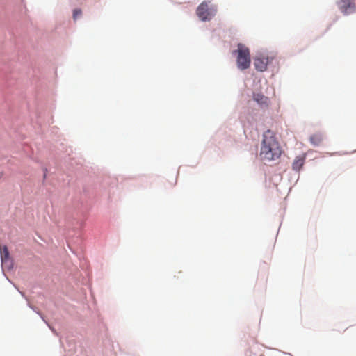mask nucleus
I'll list each match as a JSON object with an SVG mask.
<instances>
[{
    "mask_svg": "<svg viewBox=\"0 0 356 356\" xmlns=\"http://www.w3.org/2000/svg\"><path fill=\"white\" fill-rule=\"evenodd\" d=\"M282 153V147L275 134L270 130L264 134L260 156L265 160L278 159Z\"/></svg>",
    "mask_w": 356,
    "mask_h": 356,
    "instance_id": "obj_1",
    "label": "nucleus"
},
{
    "mask_svg": "<svg viewBox=\"0 0 356 356\" xmlns=\"http://www.w3.org/2000/svg\"><path fill=\"white\" fill-rule=\"evenodd\" d=\"M233 53L237 55L236 63L238 69L244 70L250 67L251 56L248 47L243 44L238 43L237 45V49L234 51Z\"/></svg>",
    "mask_w": 356,
    "mask_h": 356,
    "instance_id": "obj_2",
    "label": "nucleus"
},
{
    "mask_svg": "<svg viewBox=\"0 0 356 356\" xmlns=\"http://www.w3.org/2000/svg\"><path fill=\"white\" fill-rule=\"evenodd\" d=\"M274 61H277L275 53L259 54L254 58V65L257 71L265 72Z\"/></svg>",
    "mask_w": 356,
    "mask_h": 356,
    "instance_id": "obj_3",
    "label": "nucleus"
},
{
    "mask_svg": "<svg viewBox=\"0 0 356 356\" xmlns=\"http://www.w3.org/2000/svg\"><path fill=\"white\" fill-rule=\"evenodd\" d=\"M217 12V6L210 1L202 2L197 8V15L202 21H209Z\"/></svg>",
    "mask_w": 356,
    "mask_h": 356,
    "instance_id": "obj_4",
    "label": "nucleus"
},
{
    "mask_svg": "<svg viewBox=\"0 0 356 356\" xmlns=\"http://www.w3.org/2000/svg\"><path fill=\"white\" fill-rule=\"evenodd\" d=\"M337 4L344 15L353 13L356 10L355 4L353 0H339Z\"/></svg>",
    "mask_w": 356,
    "mask_h": 356,
    "instance_id": "obj_5",
    "label": "nucleus"
},
{
    "mask_svg": "<svg viewBox=\"0 0 356 356\" xmlns=\"http://www.w3.org/2000/svg\"><path fill=\"white\" fill-rule=\"evenodd\" d=\"M253 99L262 107H267L270 104L269 98L261 93H254Z\"/></svg>",
    "mask_w": 356,
    "mask_h": 356,
    "instance_id": "obj_6",
    "label": "nucleus"
},
{
    "mask_svg": "<svg viewBox=\"0 0 356 356\" xmlns=\"http://www.w3.org/2000/svg\"><path fill=\"white\" fill-rule=\"evenodd\" d=\"M305 163V157L304 156H297L294 161L293 162V169L299 171L302 167L303 166Z\"/></svg>",
    "mask_w": 356,
    "mask_h": 356,
    "instance_id": "obj_7",
    "label": "nucleus"
},
{
    "mask_svg": "<svg viewBox=\"0 0 356 356\" xmlns=\"http://www.w3.org/2000/svg\"><path fill=\"white\" fill-rule=\"evenodd\" d=\"M1 261L3 265H6L8 262L11 264V261L9 259V252L6 247H4L1 251Z\"/></svg>",
    "mask_w": 356,
    "mask_h": 356,
    "instance_id": "obj_8",
    "label": "nucleus"
},
{
    "mask_svg": "<svg viewBox=\"0 0 356 356\" xmlns=\"http://www.w3.org/2000/svg\"><path fill=\"white\" fill-rule=\"evenodd\" d=\"M323 140V136L321 134H315L310 137V141L314 145H318Z\"/></svg>",
    "mask_w": 356,
    "mask_h": 356,
    "instance_id": "obj_9",
    "label": "nucleus"
},
{
    "mask_svg": "<svg viewBox=\"0 0 356 356\" xmlns=\"http://www.w3.org/2000/svg\"><path fill=\"white\" fill-rule=\"evenodd\" d=\"M81 15V10L80 9H76L73 13V18L74 19H76Z\"/></svg>",
    "mask_w": 356,
    "mask_h": 356,
    "instance_id": "obj_10",
    "label": "nucleus"
}]
</instances>
